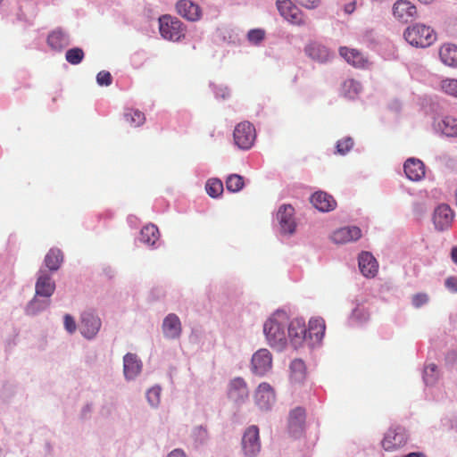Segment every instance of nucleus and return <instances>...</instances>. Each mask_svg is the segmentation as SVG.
<instances>
[{"instance_id":"obj_27","label":"nucleus","mask_w":457,"mask_h":457,"mask_svg":"<svg viewBox=\"0 0 457 457\" xmlns=\"http://www.w3.org/2000/svg\"><path fill=\"white\" fill-rule=\"evenodd\" d=\"M378 262L369 252H362L359 255V269L365 277H374L378 272Z\"/></svg>"},{"instance_id":"obj_60","label":"nucleus","mask_w":457,"mask_h":457,"mask_svg":"<svg viewBox=\"0 0 457 457\" xmlns=\"http://www.w3.org/2000/svg\"><path fill=\"white\" fill-rule=\"evenodd\" d=\"M3 0H0V4L2 3Z\"/></svg>"},{"instance_id":"obj_52","label":"nucleus","mask_w":457,"mask_h":457,"mask_svg":"<svg viewBox=\"0 0 457 457\" xmlns=\"http://www.w3.org/2000/svg\"><path fill=\"white\" fill-rule=\"evenodd\" d=\"M445 286L450 291L456 293L457 292V278L456 277H449L445 281Z\"/></svg>"},{"instance_id":"obj_23","label":"nucleus","mask_w":457,"mask_h":457,"mask_svg":"<svg viewBox=\"0 0 457 457\" xmlns=\"http://www.w3.org/2000/svg\"><path fill=\"white\" fill-rule=\"evenodd\" d=\"M433 128L445 137H457V118L445 116L441 119H435Z\"/></svg>"},{"instance_id":"obj_46","label":"nucleus","mask_w":457,"mask_h":457,"mask_svg":"<svg viewBox=\"0 0 457 457\" xmlns=\"http://www.w3.org/2000/svg\"><path fill=\"white\" fill-rule=\"evenodd\" d=\"M353 145V140L352 137H345L338 140L337 143V150L339 154H346Z\"/></svg>"},{"instance_id":"obj_7","label":"nucleus","mask_w":457,"mask_h":457,"mask_svg":"<svg viewBox=\"0 0 457 457\" xmlns=\"http://www.w3.org/2000/svg\"><path fill=\"white\" fill-rule=\"evenodd\" d=\"M276 220L280 234L292 235L295 231V209L292 205H281L276 214Z\"/></svg>"},{"instance_id":"obj_44","label":"nucleus","mask_w":457,"mask_h":457,"mask_svg":"<svg viewBox=\"0 0 457 457\" xmlns=\"http://www.w3.org/2000/svg\"><path fill=\"white\" fill-rule=\"evenodd\" d=\"M441 87L445 93L457 97V79H445L442 81Z\"/></svg>"},{"instance_id":"obj_45","label":"nucleus","mask_w":457,"mask_h":457,"mask_svg":"<svg viewBox=\"0 0 457 457\" xmlns=\"http://www.w3.org/2000/svg\"><path fill=\"white\" fill-rule=\"evenodd\" d=\"M265 37V31L261 29H253L248 31L247 39L251 44H260Z\"/></svg>"},{"instance_id":"obj_10","label":"nucleus","mask_w":457,"mask_h":457,"mask_svg":"<svg viewBox=\"0 0 457 457\" xmlns=\"http://www.w3.org/2000/svg\"><path fill=\"white\" fill-rule=\"evenodd\" d=\"M290 340L295 348H298L305 344L306 326L302 318H295L288 320L287 327V342Z\"/></svg>"},{"instance_id":"obj_15","label":"nucleus","mask_w":457,"mask_h":457,"mask_svg":"<svg viewBox=\"0 0 457 457\" xmlns=\"http://www.w3.org/2000/svg\"><path fill=\"white\" fill-rule=\"evenodd\" d=\"M249 390L246 382L242 378H235L229 382L228 397L236 404L241 405L246 402Z\"/></svg>"},{"instance_id":"obj_51","label":"nucleus","mask_w":457,"mask_h":457,"mask_svg":"<svg viewBox=\"0 0 457 457\" xmlns=\"http://www.w3.org/2000/svg\"><path fill=\"white\" fill-rule=\"evenodd\" d=\"M298 2L302 6L305 7L306 9H315L317 8L320 4V0H295Z\"/></svg>"},{"instance_id":"obj_21","label":"nucleus","mask_w":457,"mask_h":457,"mask_svg":"<svg viewBox=\"0 0 457 457\" xmlns=\"http://www.w3.org/2000/svg\"><path fill=\"white\" fill-rule=\"evenodd\" d=\"M304 52L312 60L320 63L330 61L334 56L333 53L327 46L316 41L309 43L305 46Z\"/></svg>"},{"instance_id":"obj_17","label":"nucleus","mask_w":457,"mask_h":457,"mask_svg":"<svg viewBox=\"0 0 457 457\" xmlns=\"http://www.w3.org/2000/svg\"><path fill=\"white\" fill-rule=\"evenodd\" d=\"M162 331L166 339H179L182 334V325L179 316L175 313H169L162 320Z\"/></svg>"},{"instance_id":"obj_1","label":"nucleus","mask_w":457,"mask_h":457,"mask_svg":"<svg viewBox=\"0 0 457 457\" xmlns=\"http://www.w3.org/2000/svg\"><path fill=\"white\" fill-rule=\"evenodd\" d=\"M289 315L284 309L276 311L264 323L263 332L269 345L282 351L287 345Z\"/></svg>"},{"instance_id":"obj_49","label":"nucleus","mask_w":457,"mask_h":457,"mask_svg":"<svg viewBox=\"0 0 457 457\" xmlns=\"http://www.w3.org/2000/svg\"><path fill=\"white\" fill-rule=\"evenodd\" d=\"M63 326L69 334H73L77 329L76 321L71 314H65L63 316Z\"/></svg>"},{"instance_id":"obj_9","label":"nucleus","mask_w":457,"mask_h":457,"mask_svg":"<svg viewBox=\"0 0 457 457\" xmlns=\"http://www.w3.org/2000/svg\"><path fill=\"white\" fill-rule=\"evenodd\" d=\"M242 449L245 457H254L261 451L259 428L255 425L248 427L242 437Z\"/></svg>"},{"instance_id":"obj_18","label":"nucleus","mask_w":457,"mask_h":457,"mask_svg":"<svg viewBox=\"0 0 457 457\" xmlns=\"http://www.w3.org/2000/svg\"><path fill=\"white\" fill-rule=\"evenodd\" d=\"M55 290V283L51 275L46 270H39L37 279L35 285V294L50 299Z\"/></svg>"},{"instance_id":"obj_42","label":"nucleus","mask_w":457,"mask_h":457,"mask_svg":"<svg viewBox=\"0 0 457 457\" xmlns=\"http://www.w3.org/2000/svg\"><path fill=\"white\" fill-rule=\"evenodd\" d=\"M65 58L69 63L77 65L82 62L84 52L81 48L74 47L66 52Z\"/></svg>"},{"instance_id":"obj_4","label":"nucleus","mask_w":457,"mask_h":457,"mask_svg":"<svg viewBox=\"0 0 457 457\" xmlns=\"http://www.w3.org/2000/svg\"><path fill=\"white\" fill-rule=\"evenodd\" d=\"M276 5L279 14L291 24L296 26L307 24L306 16L291 0H278Z\"/></svg>"},{"instance_id":"obj_53","label":"nucleus","mask_w":457,"mask_h":457,"mask_svg":"<svg viewBox=\"0 0 457 457\" xmlns=\"http://www.w3.org/2000/svg\"><path fill=\"white\" fill-rule=\"evenodd\" d=\"M92 411H93L92 403L85 404L81 409V418L88 419L92 413Z\"/></svg>"},{"instance_id":"obj_40","label":"nucleus","mask_w":457,"mask_h":457,"mask_svg":"<svg viewBox=\"0 0 457 457\" xmlns=\"http://www.w3.org/2000/svg\"><path fill=\"white\" fill-rule=\"evenodd\" d=\"M162 388L160 386H154L146 391L145 397L152 408H157L161 402Z\"/></svg>"},{"instance_id":"obj_34","label":"nucleus","mask_w":457,"mask_h":457,"mask_svg":"<svg viewBox=\"0 0 457 457\" xmlns=\"http://www.w3.org/2000/svg\"><path fill=\"white\" fill-rule=\"evenodd\" d=\"M63 255L59 249H50L45 257V264L51 271H56L62 262Z\"/></svg>"},{"instance_id":"obj_16","label":"nucleus","mask_w":457,"mask_h":457,"mask_svg":"<svg viewBox=\"0 0 457 457\" xmlns=\"http://www.w3.org/2000/svg\"><path fill=\"white\" fill-rule=\"evenodd\" d=\"M305 416V410L302 407H296L289 412L288 432L295 438H298L303 434Z\"/></svg>"},{"instance_id":"obj_5","label":"nucleus","mask_w":457,"mask_h":457,"mask_svg":"<svg viewBox=\"0 0 457 457\" xmlns=\"http://www.w3.org/2000/svg\"><path fill=\"white\" fill-rule=\"evenodd\" d=\"M235 145L242 150H249L256 138L255 129L249 121L238 123L233 133Z\"/></svg>"},{"instance_id":"obj_56","label":"nucleus","mask_w":457,"mask_h":457,"mask_svg":"<svg viewBox=\"0 0 457 457\" xmlns=\"http://www.w3.org/2000/svg\"><path fill=\"white\" fill-rule=\"evenodd\" d=\"M354 8H355V4L354 3H350V4L345 5V11L347 13H352L354 11Z\"/></svg>"},{"instance_id":"obj_2","label":"nucleus","mask_w":457,"mask_h":457,"mask_svg":"<svg viewBox=\"0 0 457 457\" xmlns=\"http://www.w3.org/2000/svg\"><path fill=\"white\" fill-rule=\"evenodd\" d=\"M403 37L411 46L425 48L436 41V35L431 27L415 23L404 30Z\"/></svg>"},{"instance_id":"obj_8","label":"nucleus","mask_w":457,"mask_h":457,"mask_svg":"<svg viewBox=\"0 0 457 457\" xmlns=\"http://www.w3.org/2000/svg\"><path fill=\"white\" fill-rule=\"evenodd\" d=\"M272 355L268 349H259L251 360V371L253 374L263 377L271 370Z\"/></svg>"},{"instance_id":"obj_57","label":"nucleus","mask_w":457,"mask_h":457,"mask_svg":"<svg viewBox=\"0 0 457 457\" xmlns=\"http://www.w3.org/2000/svg\"><path fill=\"white\" fill-rule=\"evenodd\" d=\"M451 257L453 262L457 264V246L453 247L451 251Z\"/></svg>"},{"instance_id":"obj_32","label":"nucleus","mask_w":457,"mask_h":457,"mask_svg":"<svg viewBox=\"0 0 457 457\" xmlns=\"http://www.w3.org/2000/svg\"><path fill=\"white\" fill-rule=\"evenodd\" d=\"M339 54L348 63L357 68L364 67L367 62L364 56L355 49L342 46L339 49Z\"/></svg>"},{"instance_id":"obj_12","label":"nucleus","mask_w":457,"mask_h":457,"mask_svg":"<svg viewBox=\"0 0 457 457\" xmlns=\"http://www.w3.org/2000/svg\"><path fill=\"white\" fill-rule=\"evenodd\" d=\"M454 212L446 204H439L433 213V223L438 231H445L451 228Z\"/></svg>"},{"instance_id":"obj_28","label":"nucleus","mask_w":457,"mask_h":457,"mask_svg":"<svg viewBox=\"0 0 457 457\" xmlns=\"http://www.w3.org/2000/svg\"><path fill=\"white\" fill-rule=\"evenodd\" d=\"M439 57L444 64L457 68V46L450 43L444 44L439 49Z\"/></svg>"},{"instance_id":"obj_19","label":"nucleus","mask_w":457,"mask_h":457,"mask_svg":"<svg viewBox=\"0 0 457 457\" xmlns=\"http://www.w3.org/2000/svg\"><path fill=\"white\" fill-rule=\"evenodd\" d=\"M394 17L401 22H408L417 14L416 6L408 0L396 1L392 8Z\"/></svg>"},{"instance_id":"obj_47","label":"nucleus","mask_w":457,"mask_h":457,"mask_svg":"<svg viewBox=\"0 0 457 457\" xmlns=\"http://www.w3.org/2000/svg\"><path fill=\"white\" fill-rule=\"evenodd\" d=\"M428 301L429 296L426 293H418L411 297V304L417 309L426 305Z\"/></svg>"},{"instance_id":"obj_29","label":"nucleus","mask_w":457,"mask_h":457,"mask_svg":"<svg viewBox=\"0 0 457 457\" xmlns=\"http://www.w3.org/2000/svg\"><path fill=\"white\" fill-rule=\"evenodd\" d=\"M51 304V299L37 296L36 294L34 297L27 303L25 307V313L27 315L35 316L46 311Z\"/></svg>"},{"instance_id":"obj_30","label":"nucleus","mask_w":457,"mask_h":457,"mask_svg":"<svg viewBox=\"0 0 457 457\" xmlns=\"http://www.w3.org/2000/svg\"><path fill=\"white\" fill-rule=\"evenodd\" d=\"M70 37L61 29L52 31L47 37L48 46L54 50H62L70 45Z\"/></svg>"},{"instance_id":"obj_36","label":"nucleus","mask_w":457,"mask_h":457,"mask_svg":"<svg viewBox=\"0 0 457 457\" xmlns=\"http://www.w3.org/2000/svg\"><path fill=\"white\" fill-rule=\"evenodd\" d=\"M191 437L195 447L206 445L209 440L207 428L202 425L195 427L191 432Z\"/></svg>"},{"instance_id":"obj_25","label":"nucleus","mask_w":457,"mask_h":457,"mask_svg":"<svg viewBox=\"0 0 457 457\" xmlns=\"http://www.w3.org/2000/svg\"><path fill=\"white\" fill-rule=\"evenodd\" d=\"M406 177L412 181H419L425 176L424 163L417 158H409L403 165Z\"/></svg>"},{"instance_id":"obj_43","label":"nucleus","mask_w":457,"mask_h":457,"mask_svg":"<svg viewBox=\"0 0 457 457\" xmlns=\"http://www.w3.org/2000/svg\"><path fill=\"white\" fill-rule=\"evenodd\" d=\"M226 184L228 191L238 192L244 186L243 178L237 174L230 175L228 178Z\"/></svg>"},{"instance_id":"obj_55","label":"nucleus","mask_w":457,"mask_h":457,"mask_svg":"<svg viewBox=\"0 0 457 457\" xmlns=\"http://www.w3.org/2000/svg\"><path fill=\"white\" fill-rule=\"evenodd\" d=\"M446 361L453 362V363L457 361V353L453 351L448 353V354L446 355Z\"/></svg>"},{"instance_id":"obj_37","label":"nucleus","mask_w":457,"mask_h":457,"mask_svg":"<svg viewBox=\"0 0 457 457\" xmlns=\"http://www.w3.org/2000/svg\"><path fill=\"white\" fill-rule=\"evenodd\" d=\"M369 319V312L364 305L358 304L352 312L349 318V322L352 325H359L367 321Z\"/></svg>"},{"instance_id":"obj_3","label":"nucleus","mask_w":457,"mask_h":457,"mask_svg":"<svg viewBox=\"0 0 457 457\" xmlns=\"http://www.w3.org/2000/svg\"><path fill=\"white\" fill-rule=\"evenodd\" d=\"M161 36L170 41H179L185 36L183 23L177 18L163 15L159 19Z\"/></svg>"},{"instance_id":"obj_39","label":"nucleus","mask_w":457,"mask_h":457,"mask_svg":"<svg viewBox=\"0 0 457 457\" xmlns=\"http://www.w3.org/2000/svg\"><path fill=\"white\" fill-rule=\"evenodd\" d=\"M439 376L438 368L434 363L427 364L423 370V380L426 386H432L436 383Z\"/></svg>"},{"instance_id":"obj_58","label":"nucleus","mask_w":457,"mask_h":457,"mask_svg":"<svg viewBox=\"0 0 457 457\" xmlns=\"http://www.w3.org/2000/svg\"><path fill=\"white\" fill-rule=\"evenodd\" d=\"M403 457H423V454L420 453H410Z\"/></svg>"},{"instance_id":"obj_31","label":"nucleus","mask_w":457,"mask_h":457,"mask_svg":"<svg viewBox=\"0 0 457 457\" xmlns=\"http://www.w3.org/2000/svg\"><path fill=\"white\" fill-rule=\"evenodd\" d=\"M160 233L158 228L154 224L145 226L140 231L139 240L145 245L157 247Z\"/></svg>"},{"instance_id":"obj_24","label":"nucleus","mask_w":457,"mask_h":457,"mask_svg":"<svg viewBox=\"0 0 457 457\" xmlns=\"http://www.w3.org/2000/svg\"><path fill=\"white\" fill-rule=\"evenodd\" d=\"M361 237L360 228L356 226L343 227L333 232L331 238L336 244H346L356 241Z\"/></svg>"},{"instance_id":"obj_22","label":"nucleus","mask_w":457,"mask_h":457,"mask_svg":"<svg viewBox=\"0 0 457 457\" xmlns=\"http://www.w3.org/2000/svg\"><path fill=\"white\" fill-rule=\"evenodd\" d=\"M176 10L180 16L190 21H198L202 16L201 7L191 0H179Z\"/></svg>"},{"instance_id":"obj_54","label":"nucleus","mask_w":457,"mask_h":457,"mask_svg":"<svg viewBox=\"0 0 457 457\" xmlns=\"http://www.w3.org/2000/svg\"><path fill=\"white\" fill-rule=\"evenodd\" d=\"M167 457H186V454L181 449H174L168 454Z\"/></svg>"},{"instance_id":"obj_13","label":"nucleus","mask_w":457,"mask_h":457,"mask_svg":"<svg viewBox=\"0 0 457 457\" xmlns=\"http://www.w3.org/2000/svg\"><path fill=\"white\" fill-rule=\"evenodd\" d=\"M407 441V434L403 427L390 428L382 440V447L386 451H394L403 445Z\"/></svg>"},{"instance_id":"obj_33","label":"nucleus","mask_w":457,"mask_h":457,"mask_svg":"<svg viewBox=\"0 0 457 457\" xmlns=\"http://www.w3.org/2000/svg\"><path fill=\"white\" fill-rule=\"evenodd\" d=\"M290 378L293 382L301 383L305 378L306 367L301 359H295L290 363Z\"/></svg>"},{"instance_id":"obj_11","label":"nucleus","mask_w":457,"mask_h":457,"mask_svg":"<svg viewBox=\"0 0 457 457\" xmlns=\"http://www.w3.org/2000/svg\"><path fill=\"white\" fill-rule=\"evenodd\" d=\"M256 405L262 411H270L276 402L273 387L267 382L261 383L255 390Z\"/></svg>"},{"instance_id":"obj_6","label":"nucleus","mask_w":457,"mask_h":457,"mask_svg":"<svg viewBox=\"0 0 457 457\" xmlns=\"http://www.w3.org/2000/svg\"><path fill=\"white\" fill-rule=\"evenodd\" d=\"M102 321L98 315L91 311L83 312L80 315L79 331L81 335L88 339H94L99 332Z\"/></svg>"},{"instance_id":"obj_41","label":"nucleus","mask_w":457,"mask_h":457,"mask_svg":"<svg viewBox=\"0 0 457 457\" xmlns=\"http://www.w3.org/2000/svg\"><path fill=\"white\" fill-rule=\"evenodd\" d=\"M205 189L211 197H218L223 192V184L218 179H209L206 183Z\"/></svg>"},{"instance_id":"obj_50","label":"nucleus","mask_w":457,"mask_h":457,"mask_svg":"<svg viewBox=\"0 0 457 457\" xmlns=\"http://www.w3.org/2000/svg\"><path fill=\"white\" fill-rule=\"evenodd\" d=\"M213 91L217 98L225 99L229 96V90L227 87L215 86Z\"/></svg>"},{"instance_id":"obj_26","label":"nucleus","mask_w":457,"mask_h":457,"mask_svg":"<svg viewBox=\"0 0 457 457\" xmlns=\"http://www.w3.org/2000/svg\"><path fill=\"white\" fill-rule=\"evenodd\" d=\"M311 202L320 212H329L337 205L334 197L323 191L314 193L311 197Z\"/></svg>"},{"instance_id":"obj_14","label":"nucleus","mask_w":457,"mask_h":457,"mask_svg":"<svg viewBox=\"0 0 457 457\" xmlns=\"http://www.w3.org/2000/svg\"><path fill=\"white\" fill-rule=\"evenodd\" d=\"M325 321L322 318H312L309 321V327L306 328L305 344L309 347L318 345L325 334Z\"/></svg>"},{"instance_id":"obj_20","label":"nucleus","mask_w":457,"mask_h":457,"mask_svg":"<svg viewBox=\"0 0 457 457\" xmlns=\"http://www.w3.org/2000/svg\"><path fill=\"white\" fill-rule=\"evenodd\" d=\"M142 361L137 354L128 353L123 357V374L128 381L134 380L142 371Z\"/></svg>"},{"instance_id":"obj_48","label":"nucleus","mask_w":457,"mask_h":457,"mask_svg":"<svg viewBox=\"0 0 457 457\" xmlns=\"http://www.w3.org/2000/svg\"><path fill=\"white\" fill-rule=\"evenodd\" d=\"M96 82L101 87H108L112 83V77L109 71H102L96 76Z\"/></svg>"},{"instance_id":"obj_38","label":"nucleus","mask_w":457,"mask_h":457,"mask_svg":"<svg viewBox=\"0 0 457 457\" xmlns=\"http://www.w3.org/2000/svg\"><path fill=\"white\" fill-rule=\"evenodd\" d=\"M124 118L134 127L140 126L145 120V114L137 109H126Z\"/></svg>"},{"instance_id":"obj_35","label":"nucleus","mask_w":457,"mask_h":457,"mask_svg":"<svg viewBox=\"0 0 457 457\" xmlns=\"http://www.w3.org/2000/svg\"><path fill=\"white\" fill-rule=\"evenodd\" d=\"M342 90L346 97L353 99L360 94L361 85L355 79H348L344 81Z\"/></svg>"},{"instance_id":"obj_59","label":"nucleus","mask_w":457,"mask_h":457,"mask_svg":"<svg viewBox=\"0 0 457 457\" xmlns=\"http://www.w3.org/2000/svg\"><path fill=\"white\" fill-rule=\"evenodd\" d=\"M418 1L424 4H429L433 3L435 0H418Z\"/></svg>"}]
</instances>
